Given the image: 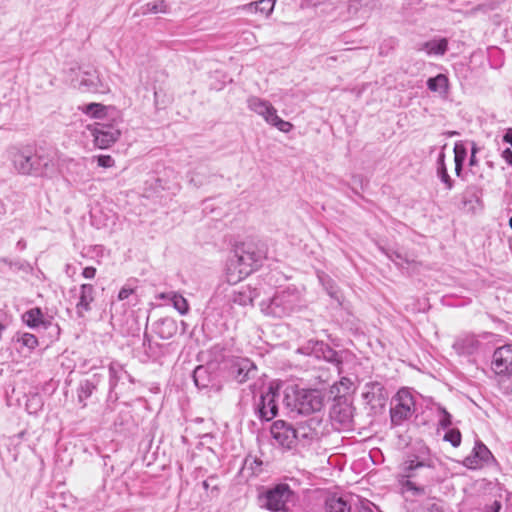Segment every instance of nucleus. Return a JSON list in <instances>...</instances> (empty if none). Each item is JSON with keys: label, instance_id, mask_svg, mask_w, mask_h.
<instances>
[{"label": "nucleus", "instance_id": "nucleus-1", "mask_svg": "<svg viewBox=\"0 0 512 512\" xmlns=\"http://www.w3.org/2000/svg\"><path fill=\"white\" fill-rule=\"evenodd\" d=\"M439 464V460L431 455L427 447H422L417 454L410 456L401 466L399 483L402 492L424 495V486L439 480Z\"/></svg>", "mask_w": 512, "mask_h": 512}, {"label": "nucleus", "instance_id": "nucleus-2", "mask_svg": "<svg viewBox=\"0 0 512 512\" xmlns=\"http://www.w3.org/2000/svg\"><path fill=\"white\" fill-rule=\"evenodd\" d=\"M283 402L291 416L295 417L319 412L323 407L324 397L317 389L289 388Z\"/></svg>", "mask_w": 512, "mask_h": 512}, {"label": "nucleus", "instance_id": "nucleus-3", "mask_svg": "<svg viewBox=\"0 0 512 512\" xmlns=\"http://www.w3.org/2000/svg\"><path fill=\"white\" fill-rule=\"evenodd\" d=\"M263 257V252L256 250L251 245L237 248L227 264L228 282L237 283L242 280L254 270Z\"/></svg>", "mask_w": 512, "mask_h": 512}, {"label": "nucleus", "instance_id": "nucleus-4", "mask_svg": "<svg viewBox=\"0 0 512 512\" xmlns=\"http://www.w3.org/2000/svg\"><path fill=\"white\" fill-rule=\"evenodd\" d=\"M10 158L15 170L22 175L43 176L49 170L50 160L45 156L33 154L28 148H12Z\"/></svg>", "mask_w": 512, "mask_h": 512}, {"label": "nucleus", "instance_id": "nucleus-5", "mask_svg": "<svg viewBox=\"0 0 512 512\" xmlns=\"http://www.w3.org/2000/svg\"><path fill=\"white\" fill-rule=\"evenodd\" d=\"M300 295L296 289L287 288L277 292L267 303H261V310L268 316L283 318L298 307Z\"/></svg>", "mask_w": 512, "mask_h": 512}, {"label": "nucleus", "instance_id": "nucleus-6", "mask_svg": "<svg viewBox=\"0 0 512 512\" xmlns=\"http://www.w3.org/2000/svg\"><path fill=\"white\" fill-rule=\"evenodd\" d=\"M247 105L251 111L263 117L268 124L276 127L279 131L288 133L292 130L293 125L281 119L277 115V110L269 101L257 96H251L247 99Z\"/></svg>", "mask_w": 512, "mask_h": 512}, {"label": "nucleus", "instance_id": "nucleus-7", "mask_svg": "<svg viewBox=\"0 0 512 512\" xmlns=\"http://www.w3.org/2000/svg\"><path fill=\"white\" fill-rule=\"evenodd\" d=\"M415 411V402L410 391L406 388L400 389L392 400L390 409L391 422L400 425L409 419Z\"/></svg>", "mask_w": 512, "mask_h": 512}, {"label": "nucleus", "instance_id": "nucleus-8", "mask_svg": "<svg viewBox=\"0 0 512 512\" xmlns=\"http://www.w3.org/2000/svg\"><path fill=\"white\" fill-rule=\"evenodd\" d=\"M293 492L287 484H278L260 496V505L272 512L285 511Z\"/></svg>", "mask_w": 512, "mask_h": 512}, {"label": "nucleus", "instance_id": "nucleus-9", "mask_svg": "<svg viewBox=\"0 0 512 512\" xmlns=\"http://www.w3.org/2000/svg\"><path fill=\"white\" fill-rule=\"evenodd\" d=\"M279 397V384L271 382L265 392H262L259 401L256 403V409L262 420L270 421L276 417L278 406L276 399Z\"/></svg>", "mask_w": 512, "mask_h": 512}, {"label": "nucleus", "instance_id": "nucleus-10", "mask_svg": "<svg viewBox=\"0 0 512 512\" xmlns=\"http://www.w3.org/2000/svg\"><path fill=\"white\" fill-rule=\"evenodd\" d=\"M96 147L107 149L118 141L121 135L120 129L111 124L96 123L90 128Z\"/></svg>", "mask_w": 512, "mask_h": 512}, {"label": "nucleus", "instance_id": "nucleus-11", "mask_svg": "<svg viewBox=\"0 0 512 512\" xmlns=\"http://www.w3.org/2000/svg\"><path fill=\"white\" fill-rule=\"evenodd\" d=\"M73 85L84 92L104 93L109 90L95 70H79L76 77L72 79Z\"/></svg>", "mask_w": 512, "mask_h": 512}, {"label": "nucleus", "instance_id": "nucleus-12", "mask_svg": "<svg viewBox=\"0 0 512 512\" xmlns=\"http://www.w3.org/2000/svg\"><path fill=\"white\" fill-rule=\"evenodd\" d=\"M491 369L499 376L512 375V344L501 346L493 352Z\"/></svg>", "mask_w": 512, "mask_h": 512}, {"label": "nucleus", "instance_id": "nucleus-13", "mask_svg": "<svg viewBox=\"0 0 512 512\" xmlns=\"http://www.w3.org/2000/svg\"><path fill=\"white\" fill-rule=\"evenodd\" d=\"M495 462L496 460L491 451L480 441L475 443L471 454L463 461L464 465L469 469H479L483 466H489Z\"/></svg>", "mask_w": 512, "mask_h": 512}, {"label": "nucleus", "instance_id": "nucleus-14", "mask_svg": "<svg viewBox=\"0 0 512 512\" xmlns=\"http://www.w3.org/2000/svg\"><path fill=\"white\" fill-rule=\"evenodd\" d=\"M319 426L320 420L315 417L298 423L297 426L294 427L297 443L299 442L305 445L316 439L318 436L317 429Z\"/></svg>", "mask_w": 512, "mask_h": 512}, {"label": "nucleus", "instance_id": "nucleus-15", "mask_svg": "<svg viewBox=\"0 0 512 512\" xmlns=\"http://www.w3.org/2000/svg\"><path fill=\"white\" fill-rule=\"evenodd\" d=\"M273 438L283 447L292 448L296 443L294 426L277 421L271 429Z\"/></svg>", "mask_w": 512, "mask_h": 512}, {"label": "nucleus", "instance_id": "nucleus-16", "mask_svg": "<svg viewBox=\"0 0 512 512\" xmlns=\"http://www.w3.org/2000/svg\"><path fill=\"white\" fill-rule=\"evenodd\" d=\"M255 364L247 358H238L231 365V373L238 383H244L256 374Z\"/></svg>", "mask_w": 512, "mask_h": 512}, {"label": "nucleus", "instance_id": "nucleus-17", "mask_svg": "<svg viewBox=\"0 0 512 512\" xmlns=\"http://www.w3.org/2000/svg\"><path fill=\"white\" fill-rule=\"evenodd\" d=\"M481 342L475 335L464 334L459 336L453 343V349L458 355L471 356L480 349Z\"/></svg>", "mask_w": 512, "mask_h": 512}, {"label": "nucleus", "instance_id": "nucleus-18", "mask_svg": "<svg viewBox=\"0 0 512 512\" xmlns=\"http://www.w3.org/2000/svg\"><path fill=\"white\" fill-rule=\"evenodd\" d=\"M95 289L91 284H82L79 288L78 300L75 309L78 317L83 318L91 310V304L94 301Z\"/></svg>", "mask_w": 512, "mask_h": 512}, {"label": "nucleus", "instance_id": "nucleus-19", "mask_svg": "<svg viewBox=\"0 0 512 512\" xmlns=\"http://www.w3.org/2000/svg\"><path fill=\"white\" fill-rule=\"evenodd\" d=\"M330 417L342 428H346L352 422V407L346 402H337L331 408Z\"/></svg>", "mask_w": 512, "mask_h": 512}, {"label": "nucleus", "instance_id": "nucleus-20", "mask_svg": "<svg viewBox=\"0 0 512 512\" xmlns=\"http://www.w3.org/2000/svg\"><path fill=\"white\" fill-rule=\"evenodd\" d=\"M68 173L76 183L84 184L88 182L92 175L88 169L87 159L82 158L77 161H71L68 164Z\"/></svg>", "mask_w": 512, "mask_h": 512}, {"label": "nucleus", "instance_id": "nucleus-21", "mask_svg": "<svg viewBox=\"0 0 512 512\" xmlns=\"http://www.w3.org/2000/svg\"><path fill=\"white\" fill-rule=\"evenodd\" d=\"M259 296V292L256 288L251 286H241L239 289L234 290L231 296L233 303L240 306H246L252 304L253 300Z\"/></svg>", "mask_w": 512, "mask_h": 512}, {"label": "nucleus", "instance_id": "nucleus-22", "mask_svg": "<svg viewBox=\"0 0 512 512\" xmlns=\"http://www.w3.org/2000/svg\"><path fill=\"white\" fill-rule=\"evenodd\" d=\"M158 298L168 300L181 315H185L189 311V304L187 300L176 292L171 291L167 293H161L159 294Z\"/></svg>", "mask_w": 512, "mask_h": 512}, {"label": "nucleus", "instance_id": "nucleus-23", "mask_svg": "<svg viewBox=\"0 0 512 512\" xmlns=\"http://www.w3.org/2000/svg\"><path fill=\"white\" fill-rule=\"evenodd\" d=\"M98 378L96 375H93L91 379H86L82 381L78 388V400L82 403V406H86V400L91 397L93 392L96 390L98 385Z\"/></svg>", "mask_w": 512, "mask_h": 512}, {"label": "nucleus", "instance_id": "nucleus-24", "mask_svg": "<svg viewBox=\"0 0 512 512\" xmlns=\"http://www.w3.org/2000/svg\"><path fill=\"white\" fill-rule=\"evenodd\" d=\"M363 396L368 402L376 401L380 404L385 400L384 387L378 382L367 383Z\"/></svg>", "mask_w": 512, "mask_h": 512}, {"label": "nucleus", "instance_id": "nucleus-25", "mask_svg": "<svg viewBox=\"0 0 512 512\" xmlns=\"http://www.w3.org/2000/svg\"><path fill=\"white\" fill-rule=\"evenodd\" d=\"M447 48L448 41L445 38H441L423 43L419 50L425 51L428 55H444Z\"/></svg>", "mask_w": 512, "mask_h": 512}, {"label": "nucleus", "instance_id": "nucleus-26", "mask_svg": "<svg viewBox=\"0 0 512 512\" xmlns=\"http://www.w3.org/2000/svg\"><path fill=\"white\" fill-rule=\"evenodd\" d=\"M328 512H352L351 505L344 497L332 496L326 501Z\"/></svg>", "mask_w": 512, "mask_h": 512}, {"label": "nucleus", "instance_id": "nucleus-27", "mask_svg": "<svg viewBox=\"0 0 512 512\" xmlns=\"http://www.w3.org/2000/svg\"><path fill=\"white\" fill-rule=\"evenodd\" d=\"M177 331V326L174 320L166 318L159 321L157 325V333L163 339L171 338Z\"/></svg>", "mask_w": 512, "mask_h": 512}, {"label": "nucleus", "instance_id": "nucleus-28", "mask_svg": "<svg viewBox=\"0 0 512 512\" xmlns=\"http://www.w3.org/2000/svg\"><path fill=\"white\" fill-rule=\"evenodd\" d=\"M123 376L129 377L123 366L119 362H111L109 365V382L111 390L116 387L118 381L122 379Z\"/></svg>", "mask_w": 512, "mask_h": 512}, {"label": "nucleus", "instance_id": "nucleus-29", "mask_svg": "<svg viewBox=\"0 0 512 512\" xmlns=\"http://www.w3.org/2000/svg\"><path fill=\"white\" fill-rule=\"evenodd\" d=\"M427 87L433 92H446L448 88V78L444 74H438L436 77L428 79Z\"/></svg>", "mask_w": 512, "mask_h": 512}, {"label": "nucleus", "instance_id": "nucleus-30", "mask_svg": "<svg viewBox=\"0 0 512 512\" xmlns=\"http://www.w3.org/2000/svg\"><path fill=\"white\" fill-rule=\"evenodd\" d=\"M23 321L31 328L38 327L42 323V313L39 308L30 309L23 315Z\"/></svg>", "mask_w": 512, "mask_h": 512}, {"label": "nucleus", "instance_id": "nucleus-31", "mask_svg": "<svg viewBox=\"0 0 512 512\" xmlns=\"http://www.w3.org/2000/svg\"><path fill=\"white\" fill-rule=\"evenodd\" d=\"M374 0H350L349 9L354 13L363 10L364 13L368 12L374 7Z\"/></svg>", "mask_w": 512, "mask_h": 512}, {"label": "nucleus", "instance_id": "nucleus-32", "mask_svg": "<svg viewBox=\"0 0 512 512\" xmlns=\"http://www.w3.org/2000/svg\"><path fill=\"white\" fill-rule=\"evenodd\" d=\"M142 13L143 14H148V13H165L166 12V5L164 3V1L162 0H159V1H154V2H149L147 3L143 8H142Z\"/></svg>", "mask_w": 512, "mask_h": 512}, {"label": "nucleus", "instance_id": "nucleus-33", "mask_svg": "<svg viewBox=\"0 0 512 512\" xmlns=\"http://www.w3.org/2000/svg\"><path fill=\"white\" fill-rule=\"evenodd\" d=\"M82 111L95 118H100L104 115V106L99 103H90L84 105Z\"/></svg>", "mask_w": 512, "mask_h": 512}, {"label": "nucleus", "instance_id": "nucleus-34", "mask_svg": "<svg viewBox=\"0 0 512 512\" xmlns=\"http://www.w3.org/2000/svg\"><path fill=\"white\" fill-rule=\"evenodd\" d=\"M276 0H259L256 5V12L269 17L273 12Z\"/></svg>", "mask_w": 512, "mask_h": 512}, {"label": "nucleus", "instance_id": "nucleus-35", "mask_svg": "<svg viewBox=\"0 0 512 512\" xmlns=\"http://www.w3.org/2000/svg\"><path fill=\"white\" fill-rule=\"evenodd\" d=\"M42 399L38 394L32 395L26 403V410L29 414H36L42 408Z\"/></svg>", "mask_w": 512, "mask_h": 512}, {"label": "nucleus", "instance_id": "nucleus-36", "mask_svg": "<svg viewBox=\"0 0 512 512\" xmlns=\"http://www.w3.org/2000/svg\"><path fill=\"white\" fill-rule=\"evenodd\" d=\"M437 176L441 182L445 185L447 190H451L454 186V181L448 174L447 167L436 168Z\"/></svg>", "mask_w": 512, "mask_h": 512}, {"label": "nucleus", "instance_id": "nucleus-37", "mask_svg": "<svg viewBox=\"0 0 512 512\" xmlns=\"http://www.w3.org/2000/svg\"><path fill=\"white\" fill-rule=\"evenodd\" d=\"M18 341L22 343L23 346L27 347L29 350L36 348L38 345V340L35 335L30 333H23Z\"/></svg>", "mask_w": 512, "mask_h": 512}, {"label": "nucleus", "instance_id": "nucleus-38", "mask_svg": "<svg viewBox=\"0 0 512 512\" xmlns=\"http://www.w3.org/2000/svg\"><path fill=\"white\" fill-rule=\"evenodd\" d=\"M206 372H207V370L203 366H198L194 370L193 379H194L195 385L197 387H206L207 386V384L205 382Z\"/></svg>", "mask_w": 512, "mask_h": 512}, {"label": "nucleus", "instance_id": "nucleus-39", "mask_svg": "<svg viewBox=\"0 0 512 512\" xmlns=\"http://www.w3.org/2000/svg\"><path fill=\"white\" fill-rule=\"evenodd\" d=\"M439 424L443 428H447L452 424L450 413L444 408L439 406L438 409Z\"/></svg>", "mask_w": 512, "mask_h": 512}, {"label": "nucleus", "instance_id": "nucleus-40", "mask_svg": "<svg viewBox=\"0 0 512 512\" xmlns=\"http://www.w3.org/2000/svg\"><path fill=\"white\" fill-rule=\"evenodd\" d=\"M423 512H443V509L438 500L430 498L423 504Z\"/></svg>", "mask_w": 512, "mask_h": 512}, {"label": "nucleus", "instance_id": "nucleus-41", "mask_svg": "<svg viewBox=\"0 0 512 512\" xmlns=\"http://www.w3.org/2000/svg\"><path fill=\"white\" fill-rule=\"evenodd\" d=\"M466 155L465 146L461 142H456L454 146V162L464 163Z\"/></svg>", "mask_w": 512, "mask_h": 512}, {"label": "nucleus", "instance_id": "nucleus-42", "mask_svg": "<svg viewBox=\"0 0 512 512\" xmlns=\"http://www.w3.org/2000/svg\"><path fill=\"white\" fill-rule=\"evenodd\" d=\"M444 440L450 442L454 447H457L461 443V433L459 430L451 429L445 434Z\"/></svg>", "mask_w": 512, "mask_h": 512}, {"label": "nucleus", "instance_id": "nucleus-43", "mask_svg": "<svg viewBox=\"0 0 512 512\" xmlns=\"http://www.w3.org/2000/svg\"><path fill=\"white\" fill-rule=\"evenodd\" d=\"M93 160H96L98 166L103 167V168H110L115 165V161L110 155L94 156Z\"/></svg>", "mask_w": 512, "mask_h": 512}, {"label": "nucleus", "instance_id": "nucleus-44", "mask_svg": "<svg viewBox=\"0 0 512 512\" xmlns=\"http://www.w3.org/2000/svg\"><path fill=\"white\" fill-rule=\"evenodd\" d=\"M134 295H135V290L132 287L125 285L120 289L117 299L119 301H124V300H128L129 298L133 297Z\"/></svg>", "mask_w": 512, "mask_h": 512}, {"label": "nucleus", "instance_id": "nucleus-45", "mask_svg": "<svg viewBox=\"0 0 512 512\" xmlns=\"http://www.w3.org/2000/svg\"><path fill=\"white\" fill-rule=\"evenodd\" d=\"M320 350L323 351V356L327 361L332 362V361L336 360L337 353L334 350H332L331 348H329L328 346H325V350H324V344L321 343Z\"/></svg>", "mask_w": 512, "mask_h": 512}, {"label": "nucleus", "instance_id": "nucleus-46", "mask_svg": "<svg viewBox=\"0 0 512 512\" xmlns=\"http://www.w3.org/2000/svg\"><path fill=\"white\" fill-rule=\"evenodd\" d=\"M82 275L86 279H93L96 275V268L92 266L85 267L82 271Z\"/></svg>", "mask_w": 512, "mask_h": 512}, {"label": "nucleus", "instance_id": "nucleus-47", "mask_svg": "<svg viewBox=\"0 0 512 512\" xmlns=\"http://www.w3.org/2000/svg\"><path fill=\"white\" fill-rule=\"evenodd\" d=\"M445 147H446V144L443 145L442 150H444ZM436 164H437L436 168L446 167L444 151H441L439 153Z\"/></svg>", "mask_w": 512, "mask_h": 512}, {"label": "nucleus", "instance_id": "nucleus-48", "mask_svg": "<svg viewBox=\"0 0 512 512\" xmlns=\"http://www.w3.org/2000/svg\"><path fill=\"white\" fill-rule=\"evenodd\" d=\"M501 509V503L494 501L490 506L487 507L486 512H499Z\"/></svg>", "mask_w": 512, "mask_h": 512}, {"label": "nucleus", "instance_id": "nucleus-49", "mask_svg": "<svg viewBox=\"0 0 512 512\" xmlns=\"http://www.w3.org/2000/svg\"><path fill=\"white\" fill-rule=\"evenodd\" d=\"M503 159L512 166V151L508 148L502 152Z\"/></svg>", "mask_w": 512, "mask_h": 512}, {"label": "nucleus", "instance_id": "nucleus-50", "mask_svg": "<svg viewBox=\"0 0 512 512\" xmlns=\"http://www.w3.org/2000/svg\"><path fill=\"white\" fill-rule=\"evenodd\" d=\"M256 5H257V1L251 2V3H248V4H245V5L241 6V9L245 10V11L257 13L256 12Z\"/></svg>", "mask_w": 512, "mask_h": 512}, {"label": "nucleus", "instance_id": "nucleus-51", "mask_svg": "<svg viewBox=\"0 0 512 512\" xmlns=\"http://www.w3.org/2000/svg\"><path fill=\"white\" fill-rule=\"evenodd\" d=\"M326 289H327L328 294L340 303V297H339L336 289H334V287L332 285L329 287H326Z\"/></svg>", "mask_w": 512, "mask_h": 512}, {"label": "nucleus", "instance_id": "nucleus-52", "mask_svg": "<svg viewBox=\"0 0 512 512\" xmlns=\"http://www.w3.org/2000/svg\"><path fill=\"white\" fill-rule=\"evenodd\" d=\"M504 141L512 145V128L508 129L503 137Z\"/></svg>", "mask_w": 512, "mask_h": 512}, {"label": "nucleus", "instance_id": "nucleus-53", "mask_svg": "<svg viewBox=\"0 0 512 512\" xmlns=\"http://www.w3.org/2000/svg\"><path fill=\"white\" fill-rule=\"evenodd\" d=\"M463 163L455 162V173L458 177H461Z\"/></svg>", "mask_w": 512, "mask_h": 512}, {"label": "nucleus", "instance_id": "nucleus-54", "mask_svg": "<svg viewBox=\"0 0 512 512\" xmlns=\"http://www.w3.org/2000/svg\"><path fill=\"white\" fill-rule=\"evenodd\" d=\"M477 164H478V160L476 158V155H471L470 159H469V165L470 166H475Z\"/></svg>", "mask_w": 512, "mask_h": 512}, {"label": "nucleus", "instance_id": "nucleus-55", "mask_svg": "<svg viewBox=\"0 0 512 512\" xmlns=\"http://www.w3.org/2000/svg\"><path fill=\"white\" fill-rule=\"evenodd\" d=\"M478 148L475 143L472 144L471 155H476Z\"/></svg>", "mask_w": 512, "mask_h": 512}, {"label": "nucleus", "instance_id": "nucleus-56", "mask_svg": "<svg viewBox=\"0 0 512 512\" xmlns=\"http://www.w3.org/2000/svg\"><path fill=\"white\" fill-rule=\"evenodd\" d=\"M202 485H203V487H204L205 489H208V488H209V480H205V481H203Z\"/></svg>", "mask_w": 512, "mask_h": 512}, {"label": "nucleus", "instance_id": "nucleus-57", "mask_svg": "<svg viewBox=\"0 0 512 512\" xmlns=\"http://www.w3.org/2000/svg\"><path fill=\"white\" fill-rule=\"evenodd\" d=\"M17 245L21 246L22 249L25 247V244L22 241H19Z\"/></svg>", "mask_w": 512, "mask_h": 512}, {"label": "nucleus", "instance_id": "nucleus-58", "mask_svg": "<svg viewBox=\"0 0 512 512\" xmlns=\"http://www.w3.org/2000/svg\"><path fill=\"white\" fill-rule=\"evenodd\" d=\"M509 225H510V227H511V229H512V217H511V218H510V220H509Z\"/></svg>", "mask_w": 512, "mask_h": 512}, {"label": "nucleus", "instance_id": "nucleus-59", "mask_svg": "<svg viewBox=\"0 0 512 512\" xmlns=\"http://www.w3.org/2000/svg\"><path fill=\"white\" fill-rule=\"evenodd\" d=\"M363 512H371L370 510H364Z\"/></svg>", "mask_w": 512, "mask_h": 512}]
</instances>
